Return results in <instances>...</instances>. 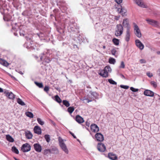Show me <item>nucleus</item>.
I'll list each match as a JSON object with an SVG mask.
<instances>
[{"label": "nucleus", "instance_id": "4", "mask_svg": "<svg viewBox=\"0 0 160 160\" xmlns=\"http://www.w3.org/2000/svg\"><path fill=\"white\" fill-rule=\"evenodd\" d=\"M31 148V146L28 143L23 144L21 147V150L24 152H29Z\"/></svg>", "mask_w": 160, "mask_h": 160}, {"label": "nucleus", "instance_id": "52", "mask_svg": "<svg viewBox=\"0 0 160 160\" xmlns=\"http://www.w3.org/2000/svg\"><path fill=\"white\" fill-rule=\"evenodd\" d=\"M86 125L88 127H89L90 125V123L88 121H87L86 122Z\"/></svg>", "mask_w": 160, "mask_h": 160}, {"label": "nucleus", "instance_id": "2", "mask_svg": "<svg viewBox=\"0 0 160 160\" xmlns=\"http://www.w3.org/2000/svg\"><path fill=\"white\" fill-rule=\"evenodd\" d=\"M123 28L121 24H118L116 26L115 35L117 37L121 36L123 33Z\"/></svg>", "mask_w": 160, "mask_h": 160}, {"label": "nucleus", "instance_id": "33", "mask_svg": "<svg viewBox=\"0 0 160 160\" xmlns=\"http://www.w3.org/2000/svg\"><path fill=\"white\" fill-rule=\"evenodd\" d=\"M90 93L91 95L93 96V98H98V95L96 92H90Z\"/></svg>", "mask_w": 160, "mask_h": 160}, {"label": "nucleus", "instance_id": "8", "mask_svg": "<svg viewBox=\"0 0 160 160\" xmlns=\"http://www.w3.org/2000/svg\"><path fill=\"white\" fill-rule=\"evenodd\" d=\"M135 42L136 46L140 50H142L143 49L144 45L139 40H136L135 41Z\"/></svg>", "mask_w": 160, "mask_h": 160}, {"label": "nucleus", "instance_id": "42", "mask_svg": "<svg viewBox=\"0 0 160 160\" xmlns=\"http://www.w3.org/2000/svg\"><path fill=\"white\" fill-rule=\"evenodd\" d=\"M130 90L133 92H136L138 91V89H136L132 87H131L130 88Z\"/></svg>", "mask_w": 160, "mask_h": 160}, {"label": "nucleus", "instance_id": "3", "mask_svg": "<svg viewBox=\"0 0 160 160\" xmlns=\"http://www.w3.org/2000/svg\"><path fill=\"white\" fill-rule=\"evenodd\" d=\"M133 24L134 25V32L135 34L138 38H141L142 36V34L138 27L135 23H133Z\"/></svg>", "mask_w": 160, "mask_h": 160}, {"label": "nucleus", "instance_id": "58", "mask_svg": "<svg viewBox=\"0 0 160 160\" xmlns=\"http://www.w3.org/2000/svg\"><path fill=\"white\" fill-rule=\"evenodd\" d=\"M157 53L158 54H160V51H158V52H157Z\"/></svg>", "mask_w": 160, "mask_h": 160}, {"label": "nucleus", "instance_id": "29", "mask_svg": "<svg viewBox=\"0 0 160 160\" xmlns=\"http://www.w3.org/2000/svg\"><path fill=\"white\" fill-rule=\"evenodd\" d=\"M109 62L111 64H114L116 62V60L115 59L112 58H110L109 59Z\"/></svg>", "mask_w": 160, "mask_h": 160}, {"label": "nucleus", "instance_id": "28", "mask_svg": "<svg viewBox=\"0 0 160 160\" xmlns=\"http://www.w3.org/2000/svg\"><path fill=\"white\" fill-rule=\"evenodd\" d=\"M12 152L16 154H18L19 153V151L18 150L15 146H13L12 148Z\"/></svg>", "mask_w": 160, "mask_h": 160}, {"label": "nucleus", "instance_id": "11", "mask_svg": "<svg viewBox=\"0 0 160 160\" xmlns=\"http://www.w3.org/2000/svg\"><path fill=\"white\" fill-rule=\"evenodd\" d=\"M4 93L6 96L11 99H13L15 98V96L14 94L11 92H9L8 91H5L4 92Z\"/></svg>", "mask_w": 160, "mask_h": 160}, {"label": "nucleus", "instance_id": "41", "mask_svg": "<svg viewBox=\"0 0 160 160\" xmlns=\"http://www.w3.org/2000/svg\"><path fill=\"white\" fill-rule=\"evenodd\" d=\"M111 53L112 55H114L116 57V56L115 55V54L116 52V49H112L111 50Z\"/></svg>", "mask_w": 160, "mask_h": 160}, {"label": "nucleus", "instance_id": "44", "mask_svg": "<svg viewBox=\"0 0 160 160\" xmlns=\"http://www.w3.org/2000/svg\"><path fill=\"white\" fill-rule=\"evenodd\" d=\"M120 87L121 88L125 89H128L129 87L128 86L124 85H121Z\"/></svg>", "mask_w": 160, "mask_h": 160}, {"label": "nucleus", "instance_id": "16", "mask_svg": "<svg viewBox=\"0 0 160 160\" xmlns=\"http://www.w3.org/2000/svg\"><path fill=\"white\" fill-rule=\"evenodd\" d=\"M108 157L112 160H116L118 158L116 155L112 152H110L108 154Z\"/></svg>", "mask_w": 160, "mask_h": 160}, {"label": "nucleus", "instance_id": "61", "mask_svg": "<svg viewBox=\"0 0 160 160\" xmlns=\"http://www.w3.org/2000/svg\"><path fill=\"white\" fill-rule=\"evenodd\" d=\"M3 19L5 21H7V20L5 19L4 17Z\"/></svg>", "mask_w": 160, "mask_h": 160}, {"label": "nucleus", "instance_id": "54", "mask_svg": "<svg viewBox=\"0 0 160 160\" xmlns=\"http://www.w3.org/2000/svg\"><path fill=\"white\" fill-rule=\"evenodd\" d=\"M71 134L73 137L74 138H76V137L74 135V134L73 133L71 132Z\"/></svg>", "mask_w": 160, "mask_h": 160}, {"label": "nucleus", "instance_id": "1", "mask_svg": "<svg viewBox=\"0 0 160 160\" xmlns=\"http://www.w3.org/2000/svg\"><path fill=\"white\" fill-rule=\"evenodd\" d=\"M112 69L111 67L107 66H106L103 70H102L99 74L103 77L107 78L108 77L109 73L111 72Z\"/></svg>", "mask_w": 160, "mask_h": 160}, {"label": "nucleus", "instance_id": "22", "mask_svg": "<svg viewBox=\"0 0 160 160\" xmlns=\"http://www.w3.org/2000/svg\"><path fill=\"white\" fill-rule=\"evenodd\" d=\"M78 41L77 42L76 44H75V42L72 43V44L73 46V48L75 50H78L79 49V47H78V45L80 40L79 39H78Z\"/></svg>", "mask_w": 160, "mask_h": 160}, {"label": "nucleus", "instance_id": "30", "mask_svg": "<svg viewBox=\"0 0 160 160\" xmlns=\"http://www.w3.org/2000/svg\"><path fill=\"white\" fill-rule=\"evenodd\" d=\"M26 114L27 116L30 118H32L33 117V114L30 112H26Z\"/></svg>", "mask_w": 160, "mask_h": 160}, {"label": "nucleus", "instance_id": "10", "mask_svg": "<svg viewBox=\"0 0 160 160\" xmlns=\"http://www.w3.org/2000/svg\"><path fill=\"white\" fill-rule=\"evenodd\" d=\"M96 140L99 142H102L104 140L103 135L100 133H97L95 135Z\"/></svg>", "mask_w": 160, "mask_h": 160}, {"label": "nucleus", "instance_id": "21", "mask_svg": "<svg viewBox=\"0 0 160 160\" xmlns=\"http://www.w3.org/2000/svg\"><path fill=\"white\" fill-rule=\"evenodd\" d=\"M26 138L28 139H31L32 137V135L31 132L28 131H27L25 132Z\"/></svg>", "mask_w": 160, "mask_h": 160}, {"label": "nucleus", "instance_id": "13", "mask_svg": "<svg viewBox=\"0 0 160 160\" xmlns=\"http://www.w3.org/2000/svg\"><path fill=\"white\" fill-rule=\"evenodd\" d=\"M91 95H88L87 98H85L82 100L84 103H89L94 100V98H92Z\"/></svg>", "mask_w": 160, "mask_h": 160}, {"label": "nucleus", "instance_id": "55", "mask_svg": "<svg viewBox=\"0 0 160 160\" xmlns=\"http://www.w3.org/2000/svg\"><path fill=\"white\" fill-rule=\"evenodd\" d=\"M68 112L70 113V107H69L68 109Z\"/></svg>", "mask_w": 160, "mask_h": 160}, {"label": "nucleus", "instance_id": "37", "mask_svg": "<svg viewBox=\"0 0 160 160\" xmlns=\"http://www.w3.org/2000/svg\"><path fill=\"white\" fill-rule=\"evenodd\" d=\"M62 102L63 104L67 107H68L70 105L69 102L66 100H63Z\"/></svg>", "mask_w": 160, "mask_h": 160}, {"label": "nucleus", "instance_id": "6", "mask_svg": "<svg viewBox=\"0 0 160 160\" xmlns=\"http://www.w3.org/2000/svg\"><path fill=\"white\" fill-rule=\"evenodd\" d=\"M97 148L98 151L101 152L105 151L106 149L105 145L101 142L98 143L97 146Z\"/></svg>", "mask_w": 160, "mask_h": 160}, {"label": "nucleus", "instance_id": "23", "mask_svg": "<svg viewBox=\"0 0 160 160\" xmlns=\"http://www.w3.org/2000/svg\"><path fill=\"white\" fill-rule=\"evenodd\" d=\"M60 147L67 154L68 153V151L67 148V146L65 144L60 146Z\"/></svg>", "mask_w": 160, "mask_h": 160}, {"label": "nucleus", "instance_id": "50", "mask_svg": "<svg viewBox=\"0 0 160 160\" xmlns=\"http://www.w3.org/2000/svg\"><path fill=\"white\" fill-rule=\"evenodd\" d=\"M140 62L141 63H144L146 62L145 60L144 59H140Z\"/></svg>", "mask_w": 160, "mask_h": 160}, {"label": "nucleus", "instance_id": "49", "mask_svg": "<svg viewBox=\"0 0 160 160\" xmlns=\"http://www.w3.org/2000/svg\"><path fill=\"white\" fill-rule=\"evenodd\" d=\"M44 55V52L42 53L41 54L40 57V60H42L43 58V57Z\"/></svg>", "mask_w": 160, "mask_h": 160}, {"label": "nucleus", "instance_id": "39", "mask_svg": "<svg viewBox=\"0 0 160 160\" xmlns=\"http://www.w3.org/2000/svg\"><path fill=\"white\" fill-rule=\"evenodd\" d=\"M35 84L39 88H42L43 87V85L42 83H39L37 82H35Z\"/></svg>", "mask_w": 160, "mask_h": 160}, {"label": "nucleus", "instance_id": "64", "mask_svg": "<svg viewBox=\"0 0 160 160\" xmlns=\"http://www.w3.org/2000/svg\"><path fill=\"white\" fill-rule=\"evenodd\" d=\"M35 58H36L37 59V58H38V57L37 56H36V57H35Z\"/></svg>", "mask_w": 160, "mask_h": 160}, {"label": "nucleus", "instance_id": "63", "mask_svg": "<svg viewBox=\"0 0 160 160\" xmlns=\"http://www.w3.org/2000/svg\"><path fill=\"white\" fill-rule=\"evenodd\" d=\"M15 158V160H18V159H17V158Z\"/></svg>", "mask_w": 160, "mask_h": 160}, {"label": "nucleus", "instance_id": "59", "mask_svg": "<svg viewBox=\"0 0 160 160\" xmlns=\"http://www.w3.org/2000/svg\"><path fill=\"white\" fill-rule=\"evenodd\" d=\"M158 71L159 72V74L160 75V69L158 70Z\"/></svg>", "mask_w": 160, "mask_h": 160}, {"label": "nucleus", "instance_id": "7", "mask_svg": "<svg viewBox=\"0 0 160 160\" xmlns=\"http://www.w3.org/2000/svg\"><path fill=\"white\" fill-rule=\"evenodd\" d=\"M146 21L147 22L148 24L153 26L154 27H157L158 26V23L156 21L150 19H147L146 20Z\"/></svg>", "mask_w": 160, "mask_h": 160}, {"label": "nucleus", "instance_id": "53", "mask_svg": "<svg viewBox=\"0 0 160 160\" xmlns=\"http://www.w3.org/2000/svg\"><path fill=\"white\" fill-rule=\"evenodd\" d=\"M120 16H116L115 17V19H116L117 20H118L119 18H120Z\"/></svg>", "mask_w": 160, "mask_h": 160}, {"label": "nucleus", "instance_id": "45", "mask_svg": "<svg viewBox=\"0 0 160 160\" xmlns=\"http://www.w3.org/2000/svg\"><path fill=\"white\" fill-rule=\"evenodd\" d=\"M147 75L149 77L151 78L153 76V74L152 73L150 72H147Z\"/></svg>", "mask_w": 160, "mask_h": 160}, {"label": "nucleus", "instance_id": "36", "mask_svg": "<svg viewBox=\"0 0 160 160\" xmlns=\"http://www.w3.org/2000/svg\"><path fill=\"white\" fill-rule=\"evenodd\" d=\"M37 120L38 123L41 125H42L44 124V122L42 121L41 118H38Z\"/></svg>", "mask_w": 160, "mask_h": 160}, {"label": "nucleus", "instance_id": "19", "mask_svg": "<svg viewBox=\"0 0 160 160\" xmlns=\"http://www.w3.org/2000/svg\"><path fill=\"white\" fill-rule=\"evenodd\" d=\"M53 150L58 151V149L56 148H52V150L49 149H45L44 150V154L45 155H47L49 153H52V151Z\"/></svg>", "mask_w": 160, "mask_h": 160}, {"label": "nucleus", "instance_id": "24", "mask_svg": "<svg viewBox=\"0 0 160 160\" xmlns=\"http://www.w3.org/2000/svg\"><path fill=\"white\" fill-rule=\"evenodd\" d=\"M6 138L7 140L10 142H14L13 138L9 135H6Z\"/></svg>", "mask_w": 160, "mask_h": 160}, {"label": "nucleus", "instance_id": "18", "mask_svg": "<svg viewBox=\"0 0 160 160\" xmlns=\"http://www.w3.org/2000/svg\"><path fill=\"white\" fill-rule=\"evenodd\" d=\"M130 30H127L125 36V40L127 42H128L130 39Z\"/></svg>", "mask_w": 160, "mask_h": 160}, {"label": "nucleus", "instance_id": "9", "mask_svg": "<svg viewBox=\"0 0 160 160\" xmlns=\"http://www.w3.org/2000/svg\"><path fill=\"white\" fill-rule=\"evenodd\" d=\"M122 25L123 26L127 28V30H130V27L129 24L128 20L127 18H125L123 19Z\"/></svg>", "mask_w": 160, "mask_h": 160}, {"label": "nucleus", "instance_id": "32", "mask_svg": "<svg viewBox=\"0 0 160 160\" xmlns=\"http://www.w3.org/2000/svg\"><path fill=\"white\" fill-rule=\"evenodd\" d=\"M127 11L126 9L124 8H121L120 11V12L121 14L124 16L126 15V12Z\"/></svg>", "mask_w": 160, "mask_h": 160}, {"label": "nucleus", "instance_id": "38", "mask_svg": "<svg viewBox=\"0 0 160 160\" xmlns=\"http://www.w3.org/2000/svg\"><path fill=\"white\" fill-rule=\"evenodd\" d=\"M108 81L110 84L113 85H116L117 84V82L111 79H108Z\"/></svg>", "mask_w": 160, "mask_h": 160}, {"label": "nucleus", "instance_id": "60", "mask_svg": "<svg viewBox=\"0 0 160 160\" xmlns=\"http://www.w3.org/2000/svg\"><path fill=\"white\" fill-rule=\"evenodd\" d=\"M103 49H105L106 48V47L104 46H103Z\"/></svg>", "mask_w": 160, "mask_h": 160}, {"label": "nucleus", "instance_id": "47", "mask_svg": "<svg viewBox=\"0 0 160 160\" xmlns=\"http://www.w3.org/2000/svg\"><path fill=\"white\" fill-rule=\"evenodd\" d=\"M50 60L49 58H46L44 59L45 62H46L47 63H49L50 61Z\"/></svg>", "mask_w": 160, "mask_h": 160}, {"label": "nucleus", "instance_id": "25", "mask_svg": "<svg viewBox=\"0 0 160 160\" xmlns=\"http://www.w3.org/2000/svg\"><path fill=\"white\" fill-rule=\"evenodd\" d=\"M17 102L22 106L25 105V103L20 98H18L17 100Z\"/></svg>", "mask_w": 160, "mask_h": 160}, {"label": "nucleus", "instance_id": "40", "mask_svg": "<svg viewBox=\"0 0 160 160\" xmlns=\"http://www.w3.org/2000/svg\"><path fill=\"white\" fill-rule=\"evenodd\" d=\"M125 67V65L124 62L123 61L121 62V64L119 66L120 68H124Z\"/></svg>", "mask_w": 160, "mask_h": 160}, {"label": "nucleus", "instance_id": "31", "mask_svg": "<svg viewBox=\"0 0 160 160\" xmlns=\"http://www.w3.org/2000/svg\"><path fill=\"white\" fill-rule=\"evenodd\" d=\"M55 100L57 102L59 103H60L62 102V100L58 95L55 96Z\"/></svg>", "mask_w": 160, "mask_h": 160}, {"label": "nucleus", "instance_id": "48", "mask_svg": "<svg viewBox=\"0 0 160 160\" xmlns=\"http://www.w3.org/2000/svg\"><path fill=\"white\" fill-rule=\"evenodd\" d=\"M118 4H119L122 2V0H115Z\"/></svg>", "mask_w": 160, "mask_h": 160}, {"label": "nucleus", "instance_id": "62", "mask_svg": "<svg viewBox=\"0 0 160 160\" xmlns=\"http://www.w3.org/2000/svg\"><path fill=\"white\" fill-rule=\"evenodd\" d=\"M122 77H123L124 78H125V77L123 75H122Z\"/></svg>", "mask_w": 160, "mask_h": 160}, {"label": "nucleus", "instance_id": "56", "mask_svg": "<svg viewBox=\"0 0 160 160\" xmlns=\"http://www.w3.org/2000/svg\"><path fill=\"white\" fill-rule=\"evenodd\" d=\"M3 92V90L2 88H0V92Z\"/></svg>", "mask_w": 160, "mask_h": 160}, {"label": "nucleus", "instance_id": "20", "mask_svg": "<svg viewBox=\"0 0 160 160\" xmlns=\"http://www.w3.org/2000/svg\"><path fill=\"white\" fill-rule=\"evenodd\" d=\"M76 121L79 123H81L84 122L83 118L79 115H77L76 117Z\"/></svg>", "mask_w": 160, "mask_h": 160}, {"label": "nucleus", "instance_id": "5", "mask_svg": "<svg viewBox=\"0 0 160 160\" xmlns=\"http://www.w3.org/2000/svg\"><path fill=\"white\" fill-rule=\"evenodd\" d=\"M134 2L140 7L145 8H148L147 6L144 3L142 0H136Z\"/></svg>", "mask_w": 160, "mask_h": 160}, {"label": "nucleus", "instance_id": "17", "mask_svg": "<svg viewBox=\"0 0 160 160\" xmlns=\"http://www.w3.org/2000/svg\"><path fill=\"white\" fill-rule=\"evenodd\" d=\"M34 131L35 133L38 134H41V129L38 126H35L34 128Z\"/></svg>", "mask_w": 160, "mask_h": 160}, {"label": "nucleus", "instance_id": "12", "mask_svg": "<svg viewBox=\"0 0 160 160\" xmlns=\"http://www.w3.org/2000/svg\"><path fill=\"white\" fill-rule=\"evenodd\" d=\"M33 147L35 150L38 152H40L42 151V147L38 143H35L33 145Z\"/></svg>", "mask_w": 160, "mask_h": 160}, {"label": "nucleus", "instance_id": "51", "mask_svg": "<svg viewBox=\"0 0 160 160\" xmlns=\"http://www.w3.org/2000/svg\"><path fill=\"white\" fill-rule=\"evenodd\" d=\"M74 110V108L73 107H71V114L72 112Z\"/></svg>", "mask_w": 160, "mask_h": 160}, {"label": "nucleus", "instance_id": "57", "mask_svg": "<svg viewBox=\"0 0 160 160\" xmlns=\"http://www.w3.org/2000/svg\"><path fill=\"white\" fill-rule=\"evenodd\" d=\"M20 35L21 36H24V34L22 33L21 32H20Z\"/></svg>", "mask_w": 160, "mask_h": 160}, {"label": "nucleus", "instance_id": "46", "mask_svg": "<svg viewBox=\"0 0 160 160\" xmlns=\"http://www.w3.org/2000/svg\"><path fill=\"white\" fill-rule=\"evenodd\" d=\"M49 88L48 86H46L44 88V90L45 91L47 92L49 91Z\"/></svg>", "mask_w": 160, "mask_h": 160}, {"label": "nucleus", "instance_id": "15", "mask_svg": "<svg viewBox=\"0 0 160 160\" xmlns=\"http://www.w3.org/2000/svg\"><path fill=\"white\" fill-rule=\"evenodd\" d=\"M144 94L146 96L152 97L154 95V92L150 90H146L144 91Z\"/></svg>", "mask_w": 160, "mask_h": 160}, {"label": "nucleus", "instance_id": "26", "mask_svg": "<svg viewBox=\"0 0 160 160\" xmlns=\"http://www.w3.org/2000/svg\"><path fill=\"white\" fill-rule=\"evenodd\" d=\"M112 42L116 46L118 45L119 44V40L118 39L116 38H113L112 40Z\"/></svg>", "mask_w": 160, "mask_h": 160}, {"label": "nucleus", "instance_id": "27", "mask_svg": "<svg viewBox=\"0 0 160 160\" xmlns=\"http://www.w3.org/2000/svg\"><path fill=\"white\" fill-rule=\"evenodd\" d=\"M64 141L65 140L62 139L60 137L58 138V141L60 146L65 144L64 142Z\"/></svg>", "mask_w": 160, "mask_h": 160}, {"label": "nucleus", "instance_id": "14", "mask_svg": "<svg viewBox=\"0 0 160 160\" xmlns=\"http://www.w3.org/2000/svg\"><path fill=\"white\" fill-rule=\"evenodd\" d=\"M91 131L94 132H97L99 130L98 127L95 124H92L91 125Z\"/></svg>", "mask_w": 160, "mask_h": 160}, {"label": "nucleus", "instance_id": "43", "mask_svg": "<svg viewBox=\"0 0 160 160\" xmlns=\"http://www.w3.org/2000/svg\"><path fill=\"white\" fill-rule=\"evenodd\" d=\"M151 84L152 85L153 87L156 88L157 86V85L156 82L154 81H152L151 82Z\"/></svg>", "mask_w": 160, "mask_h": 160}, {"label": "nucleus", "instance_id": "34", "mask_svg": "<svg viewBox=\"0 0 160 160\" xmlns=\"http://www.w3.org/2000/svg\"><path fill=\"white\" fill-rule=\"evenodd\" d=\"M1 63L4 66H7L8 65V63L5 60H2L1 61Z\"/></svg>", "mask_w": 160, "mask_h": 160}, {"label": "nucleus", "instance_id": "35", "mask_svg": "<svg viewBox=\"0 0 160 160\" xmlns=\"http://www.w3.org/2000/svg\"><path fill=\"white\" fill-rule=\"evenodd\" d=\"M44 138L47 142H50V139L49 135H45Z\"/></svg>", "mask_w": 160, "mask_h": 160}]
</instances>
